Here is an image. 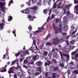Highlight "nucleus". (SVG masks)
<instances>
[{
	"label": "nucleus",
	"instance_id": "1",
	"mask_svg": "<svg viewBox=\"0 0 78 78\" xmlns=\"http://www.w3.org/2000/svg\"><path fill=\"white\" fill-rule=\"evenodd\" d=\"M39 58V56L38 55H34L33 59H32L30 62L28 63V64H33L34 63V61H35L37 59H38Z\"/></svg>",
	"mask_w": 78,
	"mask_h": 78
},
{
	"label": "nucleus",
	"instance_id": "2",
	"mask_svg": "<svg viewBox=\"0 0 78 78\" xmlns=\"http://www.w3.org/2000/svg\"><path fill=\"white\" fill-rule=\"evenodd\" d=\"M31 10V12L33 14H36L37 13L36 11L38 9V7L37 6H35V7H33L30 8Z\"/></svg>",
	"mask_w": 78,
	"mask_h": 78
},
{
	"label": "nucleus",
	"instance_id": "3",
	"mask_svg": "<svg viewBox=\"0 0 78 78\" xmlns=\"http://www.w3.org/2000/svg\"><path fill=\"white\" fill-rule=\"evenodd\" d=\"M20 54V57L21 58H23L25 55V52L24 51H22L21 52L19 51L17 53L15 54V56L16 57H17L19 56V55Z\"/></svg>",
	"mask_w": 78,
	"mask_h": 78
},
{
	"label": "nucleus",
	"instance_id": "4",
	"mask_svg": "<svg viewBox=\"0 0 78 78\" xmlns=\"http://www.w3.org/2000/svg\"><path fill=\"white\" fill-rule=\"evenodd\" d=\"M6 5V3L5 2H0V8H1L2 12H5V5Z\"/></svg>",
	"mask_w": 78,
	"mask_h": 78
},
{
	"label": "nucleus",
	"instance_id": "5",
	"mask_svg": "<svg viewBox=\"0 0 78 78\" xmlns=\"http://www.w3.org/2000/svg\"><path fill=\"white\" fill-rule=\"evenodd\" d=\"M60 42V41L59 40V38L56 37L53 40L52 43L54 45H57Z\"/></svg>",
	"mask_w": 78,
	"mask_h": 78
},
{
	"label": "nucleus",
	"instance_id": "6",
	"mask_svg": "<svg viewBox=\"0 0 78 78\" xmlns=\"http://www.w3.org/2000/svg\"><path fill=\"white\" fill-rule=\"evenodd\" d=\"M13 70H14V67H11L9 69V70L8 71V73H9L10 75V78L11 77V75H10L11 73H14Z\"/></svg>",
	"mask_w": 78,
	"mask_h": 78
},
{
	"label": "nucleus",
	"instance_id": "7",
	"mask_svg": "<svg viewBox=\"0 0 78 78\" xmlns=\"http://www.w3.org/2000/svg\"><path fill=\"white\" fill-rule=\"evenodd\" d=\"M28 8H27V9L25 10H23L21 11V12L22 13H25V14H29L30 12H29V11L28 10H27V9H28Z\"/></svg>",
	"mask_w": 78,
	"mask_h": 78
},
{
	"label": "nucleus",
	"instance_id": "8",
	"mask_svg": "<svg viewBox=\"0 0 78 78\" xmlns=\"http://www.w3.org/2000/svg\"><path fill=\"white\" fill-rule=\"evenodd\" d=\"M4 23H1V22H0V31H2L4 29Z\"/></svg>",
	"mask_w": 78,
	"mask_h": 78
},
{
	"label": "nucleus",
	"instance_id": "9",
	"mask_svg": "<svg viewBox=\"0 0 78 78\" xmlns=\"http://www.w3.org/2000/svg\"><path fill=\"white\" fill-rule=\"evenodd\" d=\"M75 12L77 14H78V5H76L74 7Z\"/></svg>",
	"mask_w": 78,
	"mask_h": 78
},
{
	"label": "nucleus",
	"instance_id": "10",
	"mask_svg": "<svg viewBox=\"0 0 78 78\" xmlns=\"http://www.w3.org/2000/svg\"><path fill=\"white\" fill-rule=\"evenodd\" d=\"M28 72L29 74V75H33V74H34V71H33V70L32 69L29 70L28 71Z\"/></svg>",
	"mask_w": 78,
	"mask_h": 78
},
{
	"label": "nucleus",
	"instance_id": "11",
	"mask_svg": "<svg viewBox=\"0 0 78 78\" xmlns=\"http://www.w3.org/2000/svg\"><path fill=\"white\" fill-rule=\"evenodd\" d=\"M62 30L64 31H67V30H68V27L67 26H65V27L62 28Z\"/></svg>",
	"mask_w": 78,
	"mask_h": 78
},
{
	"label": "nucleus",
	"instance_id": "12",
	"mask_svg": "<svg viewBox=\"0 0 78 78\" xmlns=\"http://www.w3.org/2000/svg\"><path fill=\"white\" fill-rule=\"evenodd\" d=\"M36 64L38 66H40L42 65V62L41 61H37L36 62Z\"/></svg>",
	"mask_w": 78,
	"mask_h": 78
},
{
	"label": "nucleus",
	"instance_id": "13",
	"mask_svg": "<svg viewBox=\"0 0 78 78\" xmlns=\"http://www.w3.org/2000/svg\"><path fill=\"white\" fill-rule=\"evenodd\" d=\"M71 48H72V46L70 44H68V45H66V49H68V50H69Z\"/></svg>",
	"mask_w": 78,
	"mask_h": 78
},
{
	"label": "nucleus",
	"instance_id": "14",
	"mask_svg": "<svg viewBox=\"0 0 78 78\" xmlns=\"http://www.w3.org/2000/svg\"><path fill=\"white\" fill-rule=\"evenodd\" d=\"M9 51V49H6V53L4 55H3V57L2 58L3 59H5L6 57V55H7L8 53V51Z\"/></svg>",
	"mask_w": 78,
	"mask_h": 78
},
{
	"label": "nucleus",
	"instance_id": "15",
	"mask_svg": "<svg viewBox=\"0 0 78 78\" xmlns=\"http://www.w3.org/2000/svg\"><path fill=\"white\" fill-rule=\"evenodd\" d=\"M34 18H35V16H34L32 18V16L31 15H29V17L30 21H32L33 20V19H34Z\"/></svg>",
	"mask_w": 78,
	"mask_h": 78
},
{
	"label": "nucleus",
	"instance_id": "16",
	"mask_svg": "<svg viewBox=\"0 0 78 78\" xmlns=\"http://www.w3.org/2000/svg\"><path fill=\"white\" fill-rule=\"evenodd\" d=\"M45 44L46 46H49V47H50V46H51V45L52 44L50 42H47L45 43Z\"/></svg>",
	"mask_w": 78,
	"mask_h": 78
},
{
	"label": "nucleus",
	"instance_id": "17",
	"mask_svg": "<svg viewBox=\"0 0 78 78\" xmlns=\"http://www.w3.org/2000/svg\"><path fill=\"white\" fill-rule=\"evenodd\" d=\"M38 30L41 31L40 32H39V33H41V32H42L41 30H44V28L43 27H38Z\"/></svg>",
	"mask_w": 78,
	"mask_h": 78
},
{
	"label": "nucleus",
	"instance_id": "18",
	"mask_svg": "<svg viewBox=\"0 0 78 78\" xmlns=\"http://www.w3.org/2000/svg\"><path fill=\"white\" fill-rule=\"evenodd\" d=\"M75 42V41L73 40L69 42V44H70L71 45H74Z\"/></svg>",
	"mask_w": 78,
	"mask_h": 78
},
{
	"label": "nucleus",
	"instance_id": "19",
	"mask_svg": "<svg viewBox=\"0 0 78 78\" xmlns=\"http://www.w3.org/2000/svg\"><path fill=\"white\" fill-rule=\"evenodd\" d=\"M12 20V17L11 16H8V21L9 22L11 21Z\"/></svg>",
	"mask_w": 78,
	"mask_h": 78
},
{
	"label": "nucleus",
	"instance_id": "20",
	"mask_svg": "<svg viewBox=\"0 0 78 78\" xmlns=\"http://www.w3.org/2000/svg\"><path fill=\"white\" fill-rule=\"evenodd\" d=\"M17 67L16 68V69H19L20 70H21V66L19 65V64L18 63H17Z\"/></svg>",
	"mask_w": 78,
	"mask_h": 78
},
{
	"label": "nucleus",
	"instance_id": "21",
	"mask_svg": "<svg viewBox=\"0 0 78 78\" xmlns=\"http://www.w3.org/2000/svg\"><path fill=\"white\" fill-rule=\"evenodd\" d=\"M52 76L53 78H56V74L55 73H53Z\"/></svg>",
	"mask_w": 78,
	"mask_h": 78
},
{
	"label": "nucleus",
	"instance_id": "22",
	"mask_svg": "<svg viewBox=\"0 0 78 78\" xmlns=\"http://www.w3.org/2000/svg\"><path fill=\"white\" fill-rule=\"evenodd\" d=\"M37 71H38L39 72H41V66H39V67H38L37 68Z\"/></svg>",
	"mask_w": 78,
	"mask_h": 78
},
{
	"label": "nucleus",
	"instance_id": "23",
	"mask_svg": "<svg viewBox=\"0 0 78 78\" xmlns=\"http://www.w3.org/2000/svg\"><path fill=\"white\" fill-rule=\"evenodd\" d=\"M50 35H51V34H50V33L48 34L47 36V37H45V40H46V41H47V40L48 39V38H49V37H50L51 36Z\"/></svg>",
	"mask_w": 78,
	"mask_h": 78
},
{
	"label": "nucleus",
	"instance_id": "24",
	"mask_svg": "<svg viewBox=\"0 0 78 78\" xmlns=\"http://www.w3.org/2000/svg\"><path fill=\"white\" fill-rule=\"evenodd\" d=\"M57 6V4L56 3V2L54 3L52 8L53 9H55V8H56Z\"/></svg>",
	"mask_w": 78,
	"mask_h": 78
},
{
	"label": "nucleus",
	"instance_id": "25",
	"mask_svg": "<svg viewBox=\"0 0 78 78\" xmlns=\"http://www.w3.org/2000/svg\"><path fill=\"white\" fill-rule=\"evenodd\" d=\"M48 11V9H44L43 10V12L44 14H46L47 13V11Z\"/></svg>",
	"mask_w": 78,
	"mask_h": 78
},
{
	"label": "nucleus",
	"instance_id": "26",
	"mask_svg": "<svg viewBox=\"0 0 78 78\" xmlns=\"http://www.w3.org/2000/svg\"><path fill=\"white\" fill-rule=\"evenodd\" d=\"M68 19H69L70 20H73V16H68Z\"/></svg>",
	"mask_w": 78,
	"mask_h": 78
},
{
	"label": "nucleus",
	"instance_id": "27",
	"mask_svg": "<svg viewBox=\"0 0 78 78\" xmlns=\"http://www.w3.org/2000/svg\"><path fill=\"white\" fill-rule=\"evenodd\" d=\"M53 25V28L54 29V30H56V25H55V24L54 23H53L52 24Z\"/></svg>",
	"mask_w": 78,
	"mask_h": 78
},
{
	"label": "nucleus",
	"instance_id": "28",
	"mask_svg": "<svg viewBox=\"0 0 78 78\" xmlns=\"http://www.w3.org/2000/svg\"><path fill=\"white\" fill-rule=\"evenodd\" d=\"M47 54H48V52L47 51H44L43 53V55L44 56H47Z\"/></svg>",
	"mask_w": 78,
	"mask_h": 78
},
{
	"label": "nucleus",
	"instance_id": "29",
	"mask_svg": "<svg viewBox=\"0 0 78 78\" xmlns=\"http://www.w3.org/2000/svg\"><path fill=\"white\" fill-rule=\"evenodd\" d=\"M16 29H14L13 31L12 32V33L14 34L15 37H16Z\"/></svg>",
	"mask_w": 78,
	"mask_h": 78
},
{
	"label": "nucleus",
	"instance_id": "30",
	"mask_svg": "<svg viewBox=\"0 0 78 78\" xmlns=\"http://www.w3.org/2000/svg\"><path fill=\"white\" fill-rule=\"evenodd\" d=\"M59 66L60 67H64V63L61 62Z\"/></svg>",
	"mask_w": 78,
	"mask_h": 78
},
{
	"label": "nucleus",
	"instance_id": "31",
	"mask_svg": "<svg viewBox=\"0 0 78 78\" xmlns=\"http://www.w3.org/2000/svg\"><path fill=\"white\" fill-rule=\"evenodd\" d=\"M57 56V52L55 51L53 54V57H56Z\"/></svg>",
	"mask_w": 78,
	"mask_h": 78
},
{
	"label": "nucleus",
	"instance_id": "32",
	"mask_svg": "<svg viewBox=\"0 0 78 78\" xmlns=\"http://www.w3.org/2000/svg\"><path fill=\"white\" fill-rule=\"evenodd\" d=\"M28 29L29 30H30L29 31H31V30L33 29V28L31 25H30L28 27Z\"/></svg>",
	"mask_w": 78,
	"mask_h": 78
},
{
	"label": "nucleus",
	"instance_id": "33",
	"mask_svg": "<svg viewBox=\"0 0 78 78\" xmlns=\"http://www.w3.org/2000/svg\"><path fill=\"white\" fill-rule=\"evenodd\" d=\"M68 16L67 15L66 16H64V20H68Z\"/></svg>",
	"mask_w": 78,
	"mask_h": 78
},
{
	"label": "nucleus",
	"instance_id": "34",
	"mask_svg": "<svg viewBox=\"0 0 78 78\" xmlns=\"http://www.w3.org/2000/svg\"><path fill=\"white\" fill-rule=\"evenodd\" d=\"M73 73H75V74H78V70H75L73 71Z\"/></svg>",
	"mask_w": 78,
	"mask_h": 78
},
{
	"label": "nucleus",
	"instance_id": "35",
	"mask_svg": "<svg viewBox=\"0 0 78 78\" xmlns=\"http://www.w3.org/2000/svg\"><path fill=\"white\" fill-rule=\"evenodd\" d=\"M53 69L54 72H55V71H57L58 70V68L57 67H54L53 68Z\"/></svg>",
	"mask_w": 78,
	"mask_h": 78
},
{
	"label": "nucleus",
	"instance_id": "36",
	"mask_svg": "<svg viewBox=\"0 0 78 78\" xmlns=\"http://www.w3.org/2000/svg\"><path fill=\"white\" fill-rule=\"evenodd\" d=\"M40 31H41L40 30H37V31L34 32L33 34L34 35L36 34V33H39V32H40Z\"/></svg>",
	"mask_w": 78,
	"mask_h": 78
},
{
	"label": "nucleus",
	"instance_id": "37",
	"mask_svg": "<svg viewBox=\"0 0 78 78\" xmlns=\"http://www.w3.org/2000/svg\"><path fill=\"white\" fill-rule=\"evenodd\" d=\"M37 52V50L34 49L33 50V51H32V52L34 53H36Z\"/></svg>",
	"mask_w": 78,
	"mask_h": 78
},
{
	"label": "nucleus",
	"instance_id": "38",
	"mask_svg": "<svg viewBox=\"0 0 78 78\" xmlns=\"http://www.w3.org/2000/svg\"><path fill=\"white\" fill-rule=\"evenodd\" d=\"M28 62V61H27V60L25 59L23 61V63L24 64H27Z\"/></svg>",
	"mask_w": 78,
	"mask_h": 78
},
{
	"label": "nucleus",
	"instance_id": "39",
	"mask_svg": "<svg viewBox=\"0 0 78 78\" xmlns=\"http://www.w3.org/2000/svg\"><path fill=\"white\" fill-rule=\"evenodd\" d=\"M74 4H78V0H74Z\"/></svg>",
	"mask_w": 78,
	"mask_h": 78
},
{
	"label": "nucleus",
	"instance_id": "40",
	"mask_svg": "<svg viewBox=\"0 0 78 78\" xmlns=\"http://www.w3.org/2000/svg\"><path fill=\"white\" fill-rule=\"evenodd\" d=\"M78 57V54H76L75 55V59H77Z\"/></svg>",
	"mask_w": 78,
	"mask_h": 78
},
{
	"label": "nucleus",
	"instance_id": "41",
	"mask_svg": "<svg viewBox=\"0 0 78 78\" xmlns=\"http://www.w3.org/2000/svg\"><path fill=\"white\" fill-rule=\"evenodd\" d=\"M76 53V51H74V52H72L71 55H72V56H73V55H75Z\"/></svg>",
	"mask_w": 78,
	"mask_h": 78
},
{
	"label": "nucleus",
	"instance_id": "42",
	"mask_svg": "<svg viewBox=\"0 0 78 78\" xmlns=\"http://www.w3.org/2000/svg\"><path fill=\"white\" fill-rule=\"evenodd\" d=\"M26 59L27 61H30L31 59V57H28L26 58Z\"/></svg>",
	"mask_w": 78,
	"mask_h": 78
},
{
	"label": "nucleus",
	"instance_id": "43",
	"mask_svg": "<svg viewBox=\"0 0 78 78\" xmlns=\"http://www.w3.org/2000/svg\"><path fill=\"white\" fill-rule=\"evenodd\" d=\"M3 17V14L2 13L0 12V17L2 18Z\"/></svg>",
	"mask_w": 78,
	"mask_h": 78
},
{
	"label": "nucleus",
	"instance_id": "44",
	"mask_svg": "<svg viewBox=\"0 0 78 78\" xmlns=\"http://www.w3.org/2000/svg\"><path fill=\"white\" fill-rule=\"evenodd\" d=\"M6 72V69H4L3 70H1V72Z\"/></svg>",
	"mask_w": 78,
	"mask_h": 78
},
{
	"label": "nucleus",
	"instance_id": "45",
	"mask_svg": "<svg viewBox=\"0 0 78 78\" xmlns=\"http://www.w3.org/2000/svg\"><path fill=\"white\" fill-rule=\"evenodd\" d=\"M59 31L60 33H62V28H59Z\"/></svg>",
	"mask_w": 78,
	"mask_h": 78
},
{
	"label": "nucleus",
	"instance_id": "46",
	"mask_svg": "<svg viewBox=\"0 0 78 78\" xmlns=\"http://www.w3.org/2000/svg\"><path fill=\"white\" fill-rule=\"evenodd\" d=\"M24 58H25V57H23L22 58H20V62H22V61H23V59H24Z\"/></svg>",
	"mask_w": 78,
	"mask_h": 78
},
{
	"label": "nucleus",
	"instance_id": "47",
	"mask_svg": "<svg viewBox=\"0 0 78 78\" xmlns=\"http://www.w3.org/2000/svg\"><path fill=\"white\" fill-rule=\"evenodd\" d=\"M44 75H45V76L46 78H47L48 77V73L46 72L44 73Z\"/></svg>",
	"mask_w": 78,
	"mask_h": 78
},
{
	"label": "nucleus",
	"instance_id": "48",
	"mask_svg": "<svg viewBox=\"0 0 78 78\" xmlns=\"http://www.w3.org/2000/svg\"><path fill=\"white\" fill-rule=\"evenodd\" d=\"M44 44H42L40 46V48L41 50H42V48L44 46Z\"/></svg>",
	"mask_w": 78,
	"mask_h": 78
},
{
	"label": "nucleus",
	"instance_id": "49",
	"mask_svg": "<svg viewBox=\"0 0 78 78\" xmlns=\"http://www.w3.org/2000/svg\"><path fill=\"white\" fill-rule=\"evenodd\" d=\"M52 55V53L51 52H50L48 55V56H49L50 57H51Z\"/></svg>",
	"mask_w": 78,
	"mask_h": 78
},
{
	"label": "nucleus",
	"instance_id": "50",
	"mask_svg": "<svg viewBox=\"0 0 78 78\" xmlns=\"http://www.w3.org/2000/svg\"><path fill=\"white\" fill-rule=\"evenodd\" d=\"M69 64L71 66H73V62H72V61L71 62H70L69 63Z\"/></svg>",
	"mask_w": 78,
	"mask_h": 78
},
{
	"label": "nucleus",
	"instance_id": "51",
	"mask_svg": "<svg viewBox=\"0 0 78 78\" xmlns=\"http://www.w3.org/2000/svg\"><path fill=\"white\" fill-rule=\"evenodd\" d=\"M59 20L58 19H57L55 20V22L57 23H58V22H59Z\"/></svg>",
	"mask_w": 78,
	"mask_h": 78
},
{
	"label": "nucleus",
	"instance_id": "52",
	"mask_svg": "<svg viewBox=\"0 0 78 78\" xmlns=\"http://www.w3.org/2000/svg\"><path fill=\"white\" fill-rule=\"evenodd\" d=\"M61 6V2H60L58 4V6L60 8Z\"/></svg>",
	"mask_w": 78,
	"mask_h": 78
},
{
	"label": "nucleus",
	"instance_id": "53",
	"mask_svg": "<svg viewBox=\"0 0 78 78\" xmlns=\"http://www.w3.org/2000/svg\"><path fill=\"white\" fill-rule=\"evenodd\" d=\"M47 62L49 66H50V64H51V61H50L48 60Z\"/></svg>",
	"mask_w": 78,
	"mask_h": 78
},
{
	"label": "nucleus",
	"instance_id": "54",
	"mask_svg": "<svg viewBox=\"0 0 78 78\" xmlns=\"http://www.w3.org/2000/svg\"><path fill=\"white\" fill-rule=\"evenodd\" d=\"M51 9H49V16H50V15L51 14Z\"/></svg>",
	"mask_w": 78,
	"mask_h": 78
},
{
	"label": "nucleus",
	"instance_id": "55",
	"mask_svg": "<svg viewBox=\"0 0 78 78\" xmlns=\"http://www.w3.org/2000/svg\"><path fill=\"white\" fill-rule=\"evenodd\" d=\"M20 78H24V75H21L20 76Z\"/></svg>",
	"mask_w": 78,
	"mask_h": 78
},
{
	"label": "nucleus",
	"instance_id": "56",
	"mask_svg": "<svg viewBox=\"0 0 78 78\" xmlns=\"http://www.w3.org/2000/svg\"><path fill=\"white\" fill-rule=\"evenodd\" d=\"M76 32V30H75V32H73L72 33V35H74L75 34V33Z\"/></svg>",
	"mask_w": 78,
	"mask_h": 78
},
{
	"label": "nucleus",
	"instance_id": "57",
	"mask_svg": "<svg viewBox=\"0 0 78 78\" xmlns=\"http://www.w3.org/2000/svg\"><path fill=\"white\" fill-rule=\"evenodd\" d=\"M31 77H34V76H30V75H29V76H28L27 77H26V78H31Z\"/></svg>",
	"mask_w": 78,
	"mask_h": 78
},
{
	"label": "nucleus",
	"instance_id": "58",
	"mask_svg": "<svg viewBox=\"0 0 78 78\" xmlns=\"http://www.w3.org/2000/svg\"><path fill=\"white\" fill-rule=\"evenodd\" d=\"M55 34H58V30H55Z\"/></svg>",
	"mask_w": 78,
	"mask_h": 78
},
{
	"label": "nucleus",
	"instance_id": "59",
	"mask_svg": "<svg viewBox=\"0 0 78 78\" xmlns=\"http://www.w3.org/2000/svg\"><path fill=\"white\" fill-rule=\"evenodd\" d=\"M23 67H24V68H25V69H27V68H28V66H27L25 65H24L23 66Z\"/></svg>",
	"mask_w": 78,
	"mask_h": 78
},
{
	"label": "nucleus",
	"instance_id": "60",
	"mask_svg": "<svg viewBox=\"0 0 78 78\" xmlns=\"http://www.w3.org/2000/svg\"><path fill=\"white\" fill-rule=\"evenodd\" d=\"M8 54H7V55L6 56V58H7V59H9V56H8Z\"/></svg>",
	"mask_w": 78,
	"mask_h": 78
},
{
	"label": "nucleus",
	"instance_id": "61",
	"mask_svg": "<svg viewBox=\"0 0 78 78\" xmlns=\"http://www.w3.org/2000/svg\"><path fill=\"white\" fill-rule=\"evenodd\" d=\"M66 14L67 15H69V14H70V11H67Z\"/></svg>",
	"mask_w": 78,
	"mask_h": 78
},
{
	"label": "nucleus",
	"instance_id": "62",
	"mask_svg": "<svg viewBox=\"0 0 78 78\" xmlns=\"http://www.w3.org/2000/svg\"><path fill=\"white\" fill-rule=\"evenodd\" d=\"M40 74V73H39V72H36V73H35V75H39Z\"/></svg>",
	"mask_w": 78,
	"mask_h": 78
},
{
	"label": "nucleus",
	"instance_id": "63",
	"mask_svg": "<svg viewBox=\"0 0 78 78\" xmlns=\"http://www.w3.org/2000/svg\"><path fill=\"white\" fill-rule=\"evenodd\" d=\"M29 50H30L31 51H33V48H32V47L30 48L29 49Z\"/></svg>",
	"mask_w": 78,
	"mask_h": 78
},
{
	"label": "nucleus",
	"instance_id": "64",
	"mask_svg": "<svg viewBox=\"0 0 78 78\" xmlns=\"http://www.w3.org/2000/svg\"><path fill=\"white\" fill-rule=\"evenodd\" d=\"M14 78H17V75H16V74H15L14 75Z\"/></svg>",
	"mask_w": 78,
	"mask_h": 78
}]
</instances>
